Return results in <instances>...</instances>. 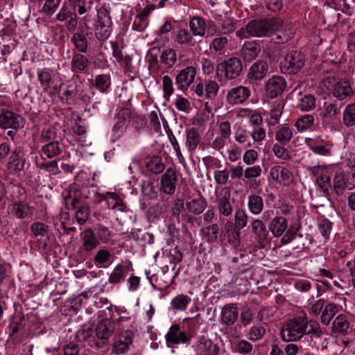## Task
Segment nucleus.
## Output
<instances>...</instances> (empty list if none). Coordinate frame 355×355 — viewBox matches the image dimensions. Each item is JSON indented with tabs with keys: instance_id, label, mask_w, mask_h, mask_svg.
I'll return each mask as SVG.
<instances>
[{
	"instance_id": "1",
	"label": "nucleus",
	"mask_w": 355,
	"mask_h": 355,
	"mask_svg": "<svg viewBox=\"0 0 355 355\" xmlns=\"http://www.w3.org/2000/svg\"><path fill=\"white\" fill-rule=\"evenodd\" d=\"M282 26L283 21L280 18L252 20L244 28L237 31L236 35L241 38L270 37L279 31Z\"/></svg>"
},
{
	"instance_id": "2",
	"label": "nucleus",
	"mask_w": 355,
	"mask_h": 355,
	"mask_svg": "<svg viewBox=\"0 0 355 355\" xmlns=\"http://www.w3.org/2000/svg\"><path fill=\"white\" fill-rule=\"evenodd\" d=\"M306 324L305 319L302 317L290 320L283 326L281 330L282 340L291 342L302 338L306 330Z\"/></svg>"
},
{
	"instance_id": "3",
	"label": "nucleus",
	"mask_w": 355,
	"mask_h": 355,
	"mask_svg": "<svg viewBox=\"0 0 355 355\" xmlns=\"http://www.w3.org/2000/svg\"><path fill=\"white\" fill-rule=\"evenodd\" d=\"M327 82L329 90L338 102L347 100L353 95L354 92L349 80L332 76L327 78Z\"/></svg>"
},
{
	"instance_id": "4",
	"label": "nucleus",
	"mask_w": 355,
	"mask_h": 355,
	"mask_svg": "<svg viewBox=\"0 0 355 355\" xmlns=\"http://www.w3.org/2000/svg\"><path fill=\"white\" fill-rule=\"evenodd\" d=\"M116 328L115 322L110 318H104L100 320L94 329L93 343L96 348H102L109 341V338L113 334Z\"/></svg>"
},
{
	"instance_id": "5",
	"label": "nucleus",
	"mask_w": 355,
	"mask_h": 355,
	"mask_svg": "<svg viewBox=\"0 0 355 355\" xmlns=\"http://www.w3.org/2000/svg\"><path fill=\"white\" fill-rule=\"evenodd\" d=\"M84 85L77 80L69 82L61 98H64V103L68 105H76L80 101L84 103L90 102V96L84 92Z\"/></svg>"
},
{
	"instance_id": "6",
	"label": "nucleus",
	"mask_w": 355,
	"mask_h": 355,
	"mask_svg": "<svg viewBox=\"0 0 355 355\" xmlns=\"http://www.w3.org/2000/svg\"><path fill=\"white\" fill-rule=\"evenodd\" d=\"M304 55L299 51H292L288 53L280 62V69L284 73L296 74L304 65Z\"/></svg>"
},
{
	"instance_id": "7",
	"label": "nucleus",
	"mask_w": 355,
	"mask_h": 355,
	"mask_svg": "<svg viewBox=\"0 0 355 355\" xmlns=\"http://www.w3.org/2000/svg\"><path fill=\"white\" fill-rule=\"evenodd\" d=\"M243 69L242 63L239 58L232 57L220 62L217 67L218 74H223L226 79L233 80L237 78Z\"/></svg>"
},
{
	"instance_id": "8",
	"label": "nucleus",
	"mask_w": 355,
	"mask_h": 355,
	"mask_svg": "<svg viewBox=\"0 0 355 355\" xmlns=\"http://www.w3.org/2000/svg\"><path fill=\"white\" fill-rule=\"evenodd\" d=\"M355 188V173H339L334 178V189L338 196L343 194L345 190H352Z\"/></svg>"
},
{
	"instance_id": "9",
	"label": "nucleus",
	"mask_w": 355,
	"mask_h": 355,
	"mask_svg": "<svg viewBox=\"0 0 355 355\" xmlns=\"http://www.w3.org/2000/svg\"><path fill=\"white\" fill-rule=\"evenodd\" d=\"M219 86L214 80H208L202 83L200 81L191 88L198 97H202L208 100H214L218 94Z\"/></svg>"
},
{
	"instance_id": "10",
	"label": "nucleus",
	"mask_w": 355,
	"mask_h": 355,
	"mask_svg": "<svg viewBox=\"0 0 355 355\" xmlns=\"http://www.w3.org/2000/svg\"><path fill=\"white\" fill-rule=\"evenodd\" d=\"M24 120L21 116L8 110L0 113V128L2 129H19L24 127Z\"/></svg>"
},
{
	"instance_id": "11",
	"label": "nucleus",
	"mask_w": 355,
	"mask_h": 355,
	"mask_svg": "<svg viewBox=\"0 0 355 355\" xmlns=\"http://www.w3.org/2000/svg\"><path fill=\"white\" fill-rule=\"evenodd\" d=\"M231 192L229 188L221 189L216 198V207L218 213L223 217H230L233 213V207L230 202Z\"/></svg>"
},
{
	"instance_id": "12",
	"label": "nucleus",
	"mask_w": 355,
	"mask_h": 355,
	"mask_svg": "<svg viewBox=\"0 0 355 355\" xmlns=\"http://www.w3.org/2000/svg\"><path fill=\"white\" fill-rule=\"evenodd\" d=\"M343 103L335 100L333 102L324 103L322 111L320 112L322 125L333 123L340 112Z\"/></svg>"
},
{
	"instance_id": "13",
	"label": "nucleus",
	"mask_w": 355,
	"mask_h": 355,
	"mask_svg": "<svg viewBox=\"0 0 355 355\" xmlns=\"http://www.w3.org/2000/svg\"><path fill=\"white\" fill-rule=\"evenodd\" d=\"M178 182L177 173L175 168H168L160 178V190L168 195L175 193Z\"/></svg>"
},
{
	"instance_id": "14",
	"label": "nucleus",
	"mask_w": 355,
	"mask_h": 355,
	"mask_svg": "<svg viewBox=\"0 0 355 355\" xmlns=\"http://www.w3.org/2000/svg\"><path fill=\"white\" fill-rule=\"evenodd\" d=\"M196 355H218L220 348L205 336L200 337L193 345Z\"/></svg>"
},
{
	"instance_id": "15",
	"label": "nucleus",
	"mask_w": 355,
	"mask_h": 355,
	"mask_svg": "<svg viewBox=\"0 0 355 355\" xmlns=\"http://www.w3.org/2000/svg\"><path fill=\"white\" fill-rule=\"evenodd\" d=\"M131 116L130 110L122 108L115 117V123L112 128L113 135L116 139L121 137L125 131Z\"/></svg>"
},
{
	"instance_id": "16",
	"label": "nucleus",
	"mask_w": 355,
	"mask_h": 355,
	"mask_svg": "<svg viewBox=\"0 0 355 355\" xmlns=\"http://www.w3.org/2000/svg\"><path fill=\"white\" fill-rule=\"evenodd\" d=\"M196 75V69L192 66L182 69L175 77V83L178 89L186 91L193 83Z\"/></svg>"
},
{
	"instance_id": "17",
	"label": "nucleus",
	"mask_w": 355,
	"mask_h": 355,
	"mask_svg": "<svg viewBox=\"0 0 355 355\" xmlns=\"http://www.w3.org/2000/svg\"><path fill=\"white\" fill-rule=\"evenodd\" d=\"M286 81L281 76H272L269 78L265 85L267 95L271 98H276L282 94L286 88Z\"/></svg>"
},
{
	"instance_id": "18",
	"label": "nucleus",
	"mask_w": 355,
	"mask_h": 355,
	"mask_svg": "<svg viewBox=\"0 0 355 355\" xmlns=\"http://www.w3.org/2000/svg\"><path fill=\"white\" fill-rule=\"evenodd\" d=\"M166 340L168 345L171 344H188L190 338L186 334V333L181 330V327L179 324H173L168 332L166 335Z\"/></svg>"
},
{
	"instance_id": "19",
	"label": "nucleus",
	"mask_w": 355,
	"mask_h": 355,
	"mask_svg": "<svg viewBox=\"0 0 355 355\" xmlns=\"http://www.w3.org/2000/svg\"><path fill=\"white\" fill-rule=\"evenodd\" d=\"M186 207L187 211L194 215L201 214L207 207V202L201 194H198L187 199Z\"/></svg>"
},
{
	"instance_id": "20",
	"label": "nucleus",
	"mask_w": 355,
	"mask_h": 355,
	"mask_svg": "<svg viewBox=\"0 0 355 355\" xmlns=\"http://www.w3.org/2000/svg\"><path fill=\"white\" fill-rule=\"evenodd\" d=\"M132 338L133 333L132 331L127 330L122 332L119 340L112 346V352L116 354L126 352L132 343Z\"/></svg>"
},
{
	"instance_id": "21",
	"label": "nucleus",
	"mask_w": 355,
	"mask_h": 355,
	"mask_svg": "<svg viewBox=\"0 0 355 355\" xmlns=\"http://www.w3.org/2000/svg\"><path fill=\"white\" fill-rule=\"evenodd\" d=\"M261 52V46L256 42H245L240 49V56L245 61L251 62Z\"/></svg>"
},
{
	"instance_id": "22",
	"label": "nucleus",
	"mask_w": 355,
	"mask_h": 355,
	"mask_svg": "<svg viewBox=\"0 0 355 355\" xmlns=\"http://www.w3.org/2000/svg\"><path fill=\"white\" fill-rule=\"evenodd\" d=\"M268 71V64L266 60H258L250 67L248 77L252 80H261Z\"/></svg>"
},
{
	"instance_id": "23",
	"label": "nucleus",
	"mask_w": 355,
	"mask_h": 355,
	"mask_svg": "<svg viewBox=\"0 0 355 355\" xmlns=\"http://www.w3.org/2000/svg\"><path fill=\"white\" fill-rule=\"evenodd\" d=\"M252 231L256 235L258 243L264 246L269 243L270 238L263 223L259 219H254L251 223Z\"/></svg>"
},
{
	"instance_id": "24",
	"label": "nucleus",
	"mask_w": 355,
	"mask_h": 355,
	"mask_svg": "<svg viewBox=\"0 0 355 355\" xmlns=\"http://www.w3.org/2000/svg\"><path fill=\"white\" fill-rule=\"evenodd\" d=\"M80 238L83 242V249L87 252H92L100 244V241L98 239L96 234L91 228L85 229L81 233Z\"/></svg>"
},
{
	"instance_id": "25",
	"label": "nucleus",
	"mask_w": 355,
	"mask_h": 355,
	"mask_svg": "<svg viewBox=\"0 0 355 355\" xmlns=\"http://www.w3.org/2000/svg\"><path fill=\"white\" fill-rule=\"evenodd\" d=\"M201 139V134L196 128L191 127L186 130L185 146L190 155H193L196 151Z\"/></svg>"
},
{
	"instance_id": "26",
	"label": "nucleus",
	"mask_w": 355,
	"mask_h": 355,
	"mask_svg": "<svg viewBox=\"0 0 355 355\" xmlns=\"http://www.w3.org/2000/svg\"><path fill=\"white\" fill-rule=\"evenodd\" d=\"M239 310L235 304L225 305L222 310L220 323L227 326L232 325L237 320Z\"/></svg>"
},
{
	"instance_id": "27",
	"label": "nucleus",
	"mask_w": 355,
	"mask_h": 355,
	"mask_svg": "<svg viewBox=\"0 0 355 355\" xmlns=\"http://www.w3.org/2000/svg\"><path fill=\"white\" fill-rule=\"evenodd\" d=\"M250 96L247 87L239 86L230 89L227 94V99L232 105L243 103Z\"/></svg>"
},
{
	"instance_id": "28",
	"label": "nucleus",
	"mask_w": 355,
	"mask_h": 355,
	"mask_svg": "<svg viewBox=\"0 0 355 355\" xmlns=\"http://www.w3.org/2000/svg\"><path fill=\"white\" fill-rule=\"evenodd\" d=\"M305 323H306V329L307 331H305L306 338H310L311 342L309 343V347L313 348L316 345V341L313 340L314 338H319L322 334V331L321 329L320 324L315 320H305Z\"/></svg>"
},
{
	"instance_id": "29",
	"label": "nucleus",
	"mask_w": 355,
	"mask_h": 355,
	"mask_svg": "<svg viewBox=\"0 0 355 355\" xmlns=\"http://www.w3.org/2000/svg\"><path fill=\"white\" fill-rule=\"evenodd\" d=\"M287 228V219L283 216H275L269 224V229L275 237L282 236Z\"/></svg>"
},
{
	"instance_id": "30",
	"label": "nucleus",
	"mask_w": 355,
	"mask_h": 355,
	"mask_svg": "<svg viewBox=\"0 0 355 355\" xmlns=\"http://www.w3.org/2000/svg\"><path fill=\"white\" fill-rule=\"evenodd\" d=\"M270 175L273 180L280 184H286L290 181L292 173L282 166H275L270 168Z\"/></svg>"
},
{
	"instance_id": "31",
	"label": "nucleus",
	"mask_w": 355,
	"mask_h": 355,
	"mask_svg": "<svg viewBox=\"0 0 355 355\" xmlns=\"http://www.w3.org/2000/svg\"><path fill=\"white\" fill-rule=\"evenodd\" d=\"M10 212L17 218H26L31 215L32 208L24 201H18L11 205Z\"/></svg>"
},
{
	"instance_id": "32",
	"label": "nucleus",
	"mask_w": 355,
	"mask_h": 355,
	"mask_svg": "<svg viewBox=\"0 0 355 355\" xmlns=\"http://www.w3.org/2000/svg\"><path fill=\"white\" fill-rule=\"evenodd\" d=\"M56 19L59 21H65L68 26L75 27L78 19L76 13L70 10L66 6H63L56 15Z\"/></svg>"
},
{
	"instance_id": "33",
	"label": "nucleus",
	"mask_w": 355,
	"mask_h": 355,
	"mask_svg": "<svg viewBox=\"0 0 355 355\" xmlns=\"http://www.w3.org/2000/svg\"><path fill=\"white\" fill-rule=\"evenodd\" d=\"M41 7L40 11L44 16L51 17L58 10L61 0H41L40 2H33Z\"/></svg>"
},
{
	"instance_id": "34",
	"label": "nucleus",
	"mask_w": 355,
	"mask_h": 355,
	"mask_svg": "<svg viewBox=\"0 0 355 355\" xmlns=\"http://www.w3.org/2000/svg\"><path fill=\"white\" fill-rule=\"evenodd\" d=\"M62 153V148L58 141H50L44 144L41 148L42 159H51L58 156Z\"/></svg>"
},
{
	"instance_id": "35",
	"label": "nucleus",
	"mask_w": 355,
	"mask_h": 355,
	"mask_svg": "<svg viewBox=\"0 0 355 355\" xmlns=\"http://www.w3.org/2000/svg\"><path fill=\"white\" fill-rule=\"evenodd\" d=\"M129 272V267L125 265H117L109 277V282L113 284H117L124 281L125 276Z\"/></svg>"
},
{
	"instance_id": "36",
	"label": "nucleus",
	"mask_w": 355,
	"mask_h": 355,
	"mask_svg": "<svg viewBox=\"0 0 355 355\" xmlns=\"http://www.w3.org/2000/svg\"><path fill=\"white\" fill-rule=\"evenodd\" d=\"M306 142L311 151L315 154L324 156L331 153V146L324 141L318 143L315 139H309Z\"/></svg>"
},
{
	"instance_id": "37",
	"label": "nucleus",
	"mask_w": 355,
	"mask_h": 355,
	"mask_svg": "<svg viewBox=\"0 0 355 355\" xmlns=\"http://www.w3.org/2000/svg\"><path fill=\"white\" fill-rule=\"evenodd\" d=\"M240 229L234 227L232 222H227L225 225V236L229 243L237 245L240 243Z\"/></svg>"
},
{
	"instance_id": "38",
	"label": "nucleus",
	"mask_w": 355,
	"mask_h": 355,
	"mask_svg": "<svg viewBox=\"0 0 355 355\" xmlns=\"http://www.w3.org/2000/svg\"><path fill=\"white\" fill-rule=\"evenodd\" d=\"M69 198L71 199L70 207H67L68 209H76L78 207L83 206L87 204V198L83 197L81 192L76 189H71L69 192L68 196L64 198V201L67 202Z\"/></svg>"
},
{
	"instance_id": "39",
	"label": "nucleus",
	"mask_w": 355,
	"mask_h": 355,
	"mask_svg": "<svg viewBox=\"0 0 355 355\" xmlns=\"http://www.w3.org/2000/svg\"><path fill=\"white\" fill-rule=\"evenodd\" d=\"M88 63L89 61L86 56L79 53H75L71 62V70L73 72L83 71L87 67Z\"/></svg>"
},
{
	"instance_id": "40",
	"label": "nucleus",
	"mask_w": 355,
	"mask_h": 355,
	"mask_svg": "<svg viewBox=\"0 0 355 355\" xmlns=\"http://www.w3.org/2000/svg\"><path fill=\"white\" fill-rule=\"evenodd\" d=\"M94 334V329L90 325H83L80 329H79L76 333V338L79 341L82 342H87V343L91 346H94V343H93V338Z\"/></svg>"
},
{
	"instance_id": "41",
	"label": "nucleus",
	"mask_w": 355,
	"mask_h": 355,
	"mask_svg": "<svg viewBox=\"0 0 355 355\" xmlns=\"http://www.w3.org/2000/svg\"><path fill=\"white\" fill-rule=\"evenodd\" d=\"M90 83L94 87L101 92H105L110 88L111 80L110 76L101 74L96 76L94 79L91 80Z\"/></svg>"
},
{
	"instance_id": "42",
	"label": "nucleus",
	"mask_w": 355,
	"mask_h": 355,
	"mask_svg": "<svg viewBox=\"0 0 355 355\" xmlns=\"http://www.w3.org/2000/svg\"><path fill=\"white\" fill-rule=\"evenodd\" d=\"M206 23L204 19L194 17L189 21V27L193 35L204 36L205 34Z\"/></svg>"
},
{
	"instance_id": "43",
	"label": "nucleus",
	"mask_w": 355,
	"mask_h": 355,
	"mask_svg": "<svg viewBox=\"0 0 355 355\" xmlns=\"http://www.w3.org/2000/svg\"><path fill=\"white\" fill-rule=\"evenodd\" d=\"M314 125V116L311 114H305L297 119L295 126L299 132L311 130Z\"/></svg>"
},
{
	"instance_id": "44",
	"label": "nucleus",
	"mask_w": 355,
	"mask_h": 355,
	"mask_svg": "<svg viewBox=\"0 0 355 355\" xmlns=\"http://www.w3.org/2000/svg\"><path fill=\"white\" fill-rule=\"evenodd\" d=\"M248 206L251 213L255 215L259 214L263 208L262 198L257 195H250L248 197Z\"/></svg>"
},
{
	"instance_id": "45",
	"label": "nucleus",
	"mask_w": 355,
	"mask_h": 355,
	"mask_svg": "<svg viewBox=\"0 0 355 355\" xmlns=\"http://www.w3.org/2000/svg\"><path fill=\"white\" fill-rule=\"evenodd\" d=\"M200 232L206 238V240L209 243L216 242L218 239L219 233V226L218 224H212L200 230Z\"/></svg>"
},
{
	"instance_id": "46",
	"label": "nucleus",
	"mask_w": 355,
	"mask_h": 355,
	"mask_svg": "<svg viewBox=\"0 0 355 355\" xmlns=\"http://www.w3.org/2000/svg\"><path fill=\"white\" fill-rule=\"evenodd\" d=\"M349 328V322L344 315L337 316L333 322L332 329L334 332L347 334Z\"/></svg>"
},
{
	"instance_id": "47",
	"label": "nucleus",
	"mask_w": 355,
	"mask_h": 355,
	"mask_svg": "<svg viewBox=\"0 0 355 355\" xmlns=\"http://www.w3.org/2000/svg\"><path fill=\"white\" fill-rule=\"evenodd\" d=\"M25 327V323L24 321V317L21 314L15 315L10 324H9V330H10V336L14 338L17 333L23 330Z\"/></svg>"
},
{
	"instance_id": "48",
	"label": "nucleus",
	"mask_w": 355,
	"mask_h": 355,
	"mask_svg": "<svg viewBox=\"0 0 355 355\" xmlns=\"http://www.w3.org/2000/svg\"><path fill=\"white\" fill-rule=\"evenodd\" d=\"M146 166L147 169L154 174L161 173L165 168V165L159 156H153L146 162Z\"/></svg>"
},
{
	"instance_id": "49",
	"label": "nucleus",
	"mask_w": 355,
	"mask_h": 355,
	"mask_svg": "<svg viewBox=\"0 0 355 355\" xmlns=\"http://www.w3.org/2000/svg\"><path fill=\"white\" fill-rule=\"evenodd\" d=\"M235 130L234 137L240 144H245V146H250V135L248 131L240 125L234 126Z\"/></svg>"
},
{
	"instance_id": "50",
	"label": "nucleus",
	"mask_w": 355,
	"mask_h": 355,
	"mask_svg": "<svg viewBox=\"0 0 355 355\" xmlns=\"http://www.w3.org/2000/svg\"><path fill=\"white\" fill-rule=\"evenodd\" d=\"M343 121L347 127L355 125V104L350 103L343 111Z\"/></svg>"
},
{
	"instance_id": "51",
	"label": "nucleus",
	"mask_w": 355,
	"mask_h": 355,
	"mask_svg": "<svg viewBox=\"0 0 355 355\" xmlns=\"http://www.w3.org/2000/svg\"><path fill=\"white\" fill-rule=\"evenodd\" d=\"M184 200L180 198H176L174 199L171 207V214L172 217L175 218L178 223L181 222L182 216H180V214L184 211Z\"/></svg>"
},
{
	"instance_id": "52",
	"label": "nucleus",
	"mask_w": 355,
	"mask_h": 355,
	"mask_svg": "<svg viewBox=\"0 0 355 355\" xmlns=\"http://www.w3.org/2000/svg\"><path fill=\"white\" fill-rule=\"evenodd\" d=\"M338 312V307L333 303L326 305L321 315V322L325 325H328L334 316Z\"/></svg>"
},
{
	"instance_id": "53",
	"label": "nucleus",
	"mask_w": 355,
	"mask_h": 355,
	"mask_svg": "<svg viewBox=\"0 0 355 355\" xmlns=\"http://www.w3.org/2000/svg\"><path fill=\"white\" fill-rule=\"evenodd\" d=\"M161 61L168 67H172L177 61V54L174 49L168 48L164 49L160 56Z\"/></svg>"
},
{
	"instance_id": "54",
	"label": "nucleus",
	"mask_w": 355,
	"mask_h": 355,
	"mask_svg": "<svg viewBox=\"0 0 355 355\" xmlns=\"http://www.w3.org/2000/svg\"><path fill=\"white\" fill-rule=\"evenodd\" d=\"M110 9L106 5L102 6L97 11L98 23L104 26H111L112 19L110 16Z\"/></svg>"
},
{
	"instance_id": "55",
	"label": "nucleus",
	"mask_w": 355,
	"mask_h": 355,
	"mask_svg": "<svg viewBox=\"0 0 355 355\" xmlns=\"http://www.w3.org/2000/svg\"><path fill=\"white\" fill-rule=\"evenodd\" d=\"M191 300L189 296L180 294L172 300L171 304L172 308L176 311H184Z\"/></svg>"
},
{
	"instance_id": "56",
	"label": "nucleus",
	"mask_w": 355,
	"mask_h": 355,
	"mask_svg": "<svg viewBox=\"0 0 355 355\" xmlns=\"http://www.w3.org/2000/svg\"><path fill=\"white\" fill-rule=\"evenodd\" d=\"M293 137L292 130L288 126H282L275 134V139L281 144L285 145L289 142Z\"/></svg>"
},
{
	"instance_id": "57",
	"label": "nucleus",
	"mask_w": 355,
	"mask_h": 355,
	"mask_svg": "<svg viewBox=\"0 0 355 355\" xmlns=\"http://www.w3.org/2000/svg\"><path fill=\"white\" fill-rule=\"evenodd\" d=\"M31 231L35 237H46L49 239L48 232L49 227L40 222H35L31 225Z\"/></svg>"
},
{
	"instance_id": "58",
	"label": "nucleus",
	"mask_w": 355,
	"mask_h": 355,
	"mask_svg": "<svg viewBox=\"0 0 355 355\" xmlns=\"http://www.w3.org/2000/svg\"><path fill=\"white\" fill-rule=\"evenodd\" d=\"M76 49L82 53L86 52L87 49V40L86 37L80 33H75L71 39Z\"/></svg>"
},
{
	"instance_id": "59",
	"label": "nucleus",
	"mask_w": 355,
	"mask_h": 355,
	"mask_svg": "<svg viewBox=\"0 0 355 355\" xmlns=\"http://www.w3.org/2000/svg\"><path fill=\"white\" fill-rule=\"evenodd\" d=\"M176 41L181 45H193V33L184 28L180 29L176 35Z\"/></svg>"
},
{
	"instance_id": "60",
	"label": "nucleus",
	"mask_w": 355,
	"mask_h": 355,
	"mask_svg": "<svg viewBox=\"0 0 355 355\" xmlns=\"http://www.w3.org/2000/svg\"><path fill=\"white\" fill-rule=\"evenodd\" d=\"M234 351L242 355H251L253 351V345L247 340H240L235 344Z\"/></svg>"
},
{
	"instance_id": "61",
	"label": "nucleus",
	"mask_w": 355,
	"mask_h": 355,
	"mask_svg": "<svg viewBox=\"0 0 355 355\" xmlns=\"http://www.w3.org/2000/svg\"><path fill=\"white\" fill-rule=\"evenodd\" d=\"M37 76L40 85L44 88L49 87L51 83H53V74L52 71L46 68L38 71Z\"/></svg>"
},
{
	"instance_id": "62",
	"label": "nucleus",
	"mask_w": 355,
	"mask_h": 355,
	"mask_svg": "<svg viewBox=\"0 0 355 355\" xmlns=\"http://www.w3.org/2000/svg\"><path fill=\"white\" fill-rule=\"evenodd\" d=\"M76 221L79 225H83L87 222L89 216V205L87 203L84 205L83 206L76 208Z\"/></svg>"
},
{
	"instance_id": "63",
	"label": "nucleus",
	"mask_w": 355,
	"mask_h": 355,
	"mask_svg": "<svg viewBox=\"0 0 355 355\" xmlns=\"http://www.w3.org/2000/svg\"><path fill=\"white\" fill-rule=\"evenodd\" d=\"M266 334V329L261 325L252 326L247 334L248 338L252 342H257Z\"/></svg>"
},
{
	"instance_id": "64",
	"label": "nucleus",
	"mask_w": 355,
	"mask_h": 355,
	"mask_svg": "<svg viewBox=\"0 0 355 355\" xmlns=\"http://www.w3.org/2000/svg\"><path fill=\"white\" fill-rule=\"evenodd\" d=\"M97 238L103 243H108L112 236V232L108 229V227L103 225H98L96 227Z\"/></svg>"
}]
</instances>
